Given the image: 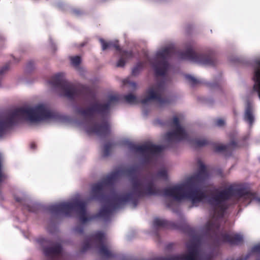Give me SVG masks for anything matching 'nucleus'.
I'll return each instance as SVG.
<instances>
[{
    "mask_svg": "<svg viewBox=\"0 0 260 260\" xmlns=\"http://www.w3.org/2000/svg\"><path fill=\"white\" fill-rule=\"evenodd\" d=\"M143 66H135L132 70V75L133 76L138 75L142 70Z\"/></svg>",
    "mask_w": 260,
    "mask_h": 260,
    "instance_id": "c756f323",
    "label": "nucleus"
},
{
    "mask_svg": "<svg viewBox=\"0 0 260 260\" xmlns=\"http://www.w3.org/2000/svg\"><path fill=\"white\" fill-rule=\"evenodd\" d=\"M23 208L30 212H36L38 210L37 205L35 204L25 205Z\"/></svg>",
    "mask_w": 260,
    "mask_h": 260,
    "instance_id": "393cba45",
    "label": "nucleus"
},
{
    "mask_svg": "<svg viewBox=\"0 0 260 260\" xmlns=\"http://www.w3.org/2000/svg\"><path fill=\"white\" fill-rule=\"evenodd\" d=\"M199 168L197 174L188 178L182 184L163 189L162 195L170 197L177 201L184 199L190 200L192 204L198 203L207 198L205 191L200 188L208 178V173L205 166L199 162Z\"/></svg>",
    "mask_w": 260,
    "mask_h": 260,
    "instance_id": "20e7f679",
    "label": "nucleus"
},
{
    "mask_svg": "<svg viewBox=\"0 0 260 260\" xmlns=\"http://www.w3.org/2000/svg\"><path fill=\"white\" fill-rule=\"evenodd\" d=\"M123 172L131 178L132 191L122 195L115 194L111 200V203L105 206L95 216L88 217L86 216V203L78 200L71 203H61L51 205L49 206L48 210L52 214L57 215L61 213L67 216H71L72 212L75 210L79 215L80 220L82 223H85L91 219L98 217L107 220L116 209L126 203H130L133 208H136L140 198L161 194V191L155 186L152 181L143 183L137 177L136 167H129L124 170Z\"/></svg>",
    "mask_w": 260,
    "mask_h": 260,
    "instance_id": "f257e3e1",
    "label": "nucleus"
},
{
    "mask_svg": "<svg viewBox=\"0 0 260 260\" xmlns=\"http://www.w3.org/2000/svg\"><path fill=\"white\" fill-rule=\"evenodd\" d=\"M157 177L159 178H164L165 179H167V171L165 169H161L159 170L157 174Z\"/></svg>",
    "mask_w": 260,
    "mask_h": 260,
    "instance_id": "cd10ccee",
    "label": "nucleus"
},
{
    "mask_svg": "<svg viewBox=\"0 0 260 260\" xmlns=\"http://www.w3.org/2000/svg\"><path fill=\"white\" fill-rule=\"evenodd\" d=\"M251 252L260 253V243L253 246L251 248Z\"/></svg>",
    "mask_w": 260,
    "mask_h": 260,
    "instance_id": "72a5a7b5",
    "label": "nucleus"
},
{
    "mask_svg": "<svg viewBox=\"0 0 260 260\" xmlns=\"http://www.w3.org/2000/svg\"><path fill=\"white\" fill-rule=\"evenodd\" d=\"M216 125L218 126H222L225 124V121L223 119L219 118L215 120V121Z\"/></svg>",
    "mask_w": 260,
    "mask_h": 260,
    "instance_id": "f704fd0d",
    "label": "nucleus"
},
{
    "mask_svg": "<svg viewBox=\"0 0 260 260\" xmlns=\"http://www.w3.org/2000/svg\"><path fill=\"white\" fill-rule=\"evenodd\" d=\"M120 174V171H114L104 178L101 182L93 184L92 185L91 199L100 201H106V204L103 206L101 210L106 205L110 204L111 203V200L116 194L115 193L111 198L108 199L106 191L108 187L112 186L114 184L119 177Z\"/></svg>",
    "mask_w": 260,
    "mask_h": 260,
    "instance_id": "9d476101",
    "label": "nucleus"
},
{
    "mask_svg": "<svg viewBox=\"0 0 260 260\" xmlns=\"http://www.w3.org/2000/svg\"><path fill=\"white\" fill-rule=\"evenodd\" d=\"M45 255L47 256H54L59 255L62 251L60 244H57L52 247H45L43 249Z\"/></svg>",
    "mask_w": 260,
    "mask_h": 260,
    "instance_id": "2eb2a0df",
    "label": "nucleus"
},
{
    "mask_svg": "<svg viewBox=\"0 0 260 260\" xmlns=\"http://www.w3.org/2000/svg\"><path fill=\"white\" fill-rule=\"evenodd\" d=\"M2 155L0 154V183L7 178V175L2 171Z\"/></svg>",
    "mask_w": 260,
    "mask_h": 260,
    "instance_id": "c85d7f7f",
    "label": "nucleus"
},
{
    "mask_svg": "<svg viewBox=\"0 0 260 260\" xmlns=\"http://www.w3.org/2000/svg\"><path fill=\"white\" fill-rule=\"evenodd\" d=\"M258 201L260 203V198L258 199Z\"/></svg>",
    "mask_w": 260,
    "mask_h": 260,
    "instance_id": "a19ab883",
    "label": "nucleus"
},
{
    "mask_svg": "<svg viewBox=\"0 0 260 260\" xmlns=\"http://www.w3.org/2000/svg\"><path fill=\"white\" fill-rule=\"evenodd\" d=\"M30 148L32 149H35L36 148V145L35 143L32 142L30 144Z\"/></svg>",
    "mask_w": 260,
    "mask_h": 260,
    "instance_id": "58836bf2",
    "label": "nucleus"
},
{
    "mask_svg": "<svg viewBox=\"0 0 260 260\" xmlns=\"http://www.w3.org/2000/svg\"><path fill=\"white\" fill-rule=\"evenodd\" d=\"M86 133L89 134H94L98 136H106L110 133V124L105 120L101 123H94L93 125L86 128Z\"/></svg>",
    "mask_w": 260,
    "mask_h": 260,
    "instance_id": "ddd939ff",
    "label": "nucleus"
},
{
    "mask_svg": "<svg viewBox=\"0 0 260 260\" xmlns=\"http://www.w3.org/2000/svg\"><path fill=\"white\" fill-rule=\"evenodd\" d=\"M244 118L250 126L252 125L254 121V117L253 113L252 106L250 102L247 103Z\"/></svg>",
    "mask_w": 260,
    "mask_h": 260,
    "instance_id": "dca6fc26",
    "label": "nucleus"
},
{
    "mask_svg": "<svg viewBox=\"0 0 260 260\" xmlns=\"http://www.w3.org/2000/svg\"><path fill=\"white\" fill-rule=\"evenodd\" d=\"M71 12L75 15V16H79L82 14V12L79 10L76 9H72L71 10Z\"/></svg>",
    "mask_w": 260,
    "mask_h": 260,
    "instance_id": "e433bc0d",
    "label": "nucleus"
},
{
    "mask_svg": "<svg viewBox=\"0 0 260 260\" xmlns=\"http://www.w3.org/2000/svg\"><path fill=\"white\" fill-rule=\"evenodd\" d=\"M173 246V244H170L169 245H167V249H169V248H171Z\"/></svg>",
    "mask_w": 260,
    "mask_h": 260,
    "instance_id": "ea45409f",
    "label": "nucleus"
},
{
    "mask_svg": "<svg viewBox=\"0 0 260 260\" xmlns=\"http://www.w3.org/2000/svg\"><path fill=\"white\" fill-rule=\"evenodd\" d=\"M38 59L36 58H30L28 59L25 65H35L39 63Z\"/></svg>",
    "mask_w": 260,
    "mask_h": 260,
    "instance_id": "2f4dec72",
    "label": "nucleus"
},
{
    "mask_svg": "<svg viewBox=\"0 0 260 260\" xmlns=\"http://www.w3.org/2000/svg\"><path fill=\"white\" fill-rule=\"evenodd\" d=\"M83 226L82 225H78L75 228L76 233L81 234L83 233Z\"/></svg>",
    "mask_w": 260,
    "mask_h": 260,
    "instance_id": "c9c22d12",
    "label": "nucleus"
},
{
    "mask_svg": "<svg viewBox=\"0 0 260 260\" xmlns=\"http://www.w3.org/2000/svg\"><path fill=\"white\" fill-rule=\"evenodd\" d=\"M155 73L156 84L150 87L147 90V95L140 101L132 93L123 96L124 101L128 104H138L141 103L146 104L150 101H155L160 106L171 104L174 99L171 97H164L162 94L165 90L166 83L167 80V73L171 66H153Z\"/></svg>",
    "mask_w": 260,
    "mask_h": 260,
    "instance_id": "0eeeda50",
    "label": "nucleus"
},
{
    "mask_svg": "<svg viewBox=\"0 0 260 260\" xmlns=\"http://www.w3.org/2000/svg\"><path fill=\"white\" fill-rule=\"evenodd\" d=\"M228 60L231 63L240 65H260V59L254 58L250 62L243 55H231L228 56Z\"/></svg>",
    "mask_w": 260,
    "mask_h": 260,
    "instance_id": "4468645a",
    "label": "nucleus"
},
{
    "mask_svg": "<svg viewBox=\"0 0 260 260\" xmlns=\"http://www.w3.org/2000/svg\"><path fill=\"white\" fill-rule=\"evenodd\" d=\"M49 43L52 53L53 54L55 53L57 50V45L51 37L49 38Z\"/></svg>",
    "mask_w": 260,
    "mask_h": 260,
    "instance_id": "a878e982",
    "label": "nucleus"
},
{
    "mask_svg": "<svg viewBox=\"0 0 260 260\" xmlns=\"http://www.w3.org/2000/svg\"><path fill=\"white\" fill-rule=\"evenodd\" d=\"M49 83L53 88L59 90L62 95L71 100H74L83 94V87L68 82L64 79L62 73L52 76L49 81Z\"/></svg>",
    "mask_w": 260,
    "mask_h": 260,
    "instance_id": "1a4fd4ad",
    "label": "nucleus"
},
{
    "mask_svg": "<svg viewBox=\"0 0 260 260\" xmlns=\"http://www.w3.org/2000/svg\"><path fill=\"white\" fill-rule=\"evenodd\" d=\"M56 6L61 10H66L68 6L61 1H58L56 3Z\"/></svg>",
    "mask_w": 260,
    "mask_h": 260,
    "instance_id": "7c9ffc66",
    "label": "nucleus"
},
{
    "mask_svg": "<svg viewBox=\"0 0 260 260\" xmlns=\"http://www.w3.org/2000/svg\"><path fill=\"white\" fill-rule=\"evenodd\" d=\"M104 234L102 232H98L92 234L88 237L84 242L81 249L82 252H85L91 247L90 241L91 239H94L98 241L100 244L99 250L102 255L107 258L112 257L113 255L111 252L104 244Z\"/></svg>",
    "mask_w": 260,
    "mask_h": 260,
    "instance_id": "f8f14e48",
    "label": "nucleus"
},
{
    "mask_svg": "<svg viewBox=\"0 0 260 260\" xmlns=\"http://www.w3.org/2000/svg\"><path fill=\"white\" fill-rule=\"evenodd\" d=\"M84 46V44H83L81 45V46H82V47H83V46Z\"/></svg>",
    "mask_w": 260,
    "mask_h": 260,
    "instance_id": "79ce46f5",
    "label": "nucleus"
},
{
    "mask_svg": "<svg viewBox=\"0 0 260 260\" xmlns=\"http://www.w3.org/2000/svg\"><path fill=\"white\" fill-rule=\"evenodd\" d=\"M254 194L242 187H235L230 185L221 191L216 190V193L210 197L208 203L213 208V218L205 225L206 233L211 234L217 244L221 243H228L231 245H238L243 241L242 235L238 233L229 234L220 232V223L218 218L223 217L229 206L226 201L233 198V204H237L241 199H251Z\"/></svg>",
    "mask_w": 260,
    "mask_h": 260,
    "instance_id": "f03ea898",
    "label": "nucleus"
},
{
    "mask_svg": "<svg viewBox=\"0 0 260 260\" xmlns=\"http://www.w3.org/2000/svg\"><path fill=\"white\" fill-rule=\"evenodd\" d=\"M193 29V25L191 24H188L185 26V31L187 34H190Z\"/></svg>",
    "mask_w": 260,
    "mask_h": 260,
    "instance_id": "473e14b6",
    "label": "nucleus"
},
{
    "mask_svg": "<svg viewBox=\"0 0 260 260\" xmlns=\"http://www.w3.org/2000/svg\"><path fill=\"white\" fill-rule=\"evenodd\" d=\"M237 260H242V259H237Z\"/></svg>",
    "mask_w": 260,
    "mask_h": 260,
    "instance_id": "37998d69",
    "label": "nucleus"
},
{
    "mask_svg": "<svg viewBox=\"0 0 260 260\" xmlns=\"http://www.w3.org/2000/svg\"><path fill=\"white\" fill-rule=\"evenodd\" d=\"M124 85L128 84L132 89H136L137 86V83L134 82H131L128 79H125L123 81Z\"/></svg>",
    "mask_w": 260,
    "mask_h": 260,
    "instance_id": "bb28decb",
    "label": "nucleus"
},
{
    "mask_svg": "<svg viewBox=\"0 0 260 260\" xmlns=\"http://www.w3.org/2000/svg\"><path fill=\"white\" fill-rule=\"evenodd\" d=\"M173 123L176 128L173 131L166 134L167 142L165 145L158 146L148 143L139 145L128 142L126 143L128 149L133 152L142 154L144 162L149 163L151 159V154H157L166 149L175 147L178 142L187 139V134L180 126L179 119L177 117L173 118Z\"/></svg>",
    "mask_w": 260,
    "mask_h": 260,
    "instance_id": "39448f33",
    "label": "nucleus"
},
{
    "mask_svg": "<svg viewBox=\"0 0 260 260\" xmlns=\"http://www.w3.org/2000/svg\"><path fill=\"white\" fill-rule=\"evenodd\" d=\"M120 100L121 96L119 94L110 95L108 97L106 103L101 104L96 102L86 109H78L77 112L84 118H92L95 114L104 116L109 113L111 107L117 103Z\"/></svg>",
    "mask_w": 260,
    "mask_h": 260,
    "instance_id": "9b49d317",
    "label": "nucleus"
},
{
    "mask_svg": "<svg viewBox=\"0 0 260 260\" xmlns=\"http://www.w3.org/2000/svg\"><path fill=\"white\" fill-rule=\"evenodd\" d=\"M214 150L216 152L228 151L230 148H237L238 144L235 141H231L228 145L213 144Z\"/></svg>",
    "mask_w": 260,
    "mask_h": 260,
    "instance_id": "6ab92c4d",
    "label": "nucleus"
},
{
    "mask_svg": "<svg viewBox=\"0 0 260 260\" xmlns=\"http://www.w3.org/2000/svg\"><path fill=\"white\" fill-rule=\"evenodd\" d=\"M153 224L156 228L173 229L175 227V224L173 222L157 217L154 219Z\"/></svg>",
    "mask_w": 260,
    "mask_h": 260,
    "instance_id": "a211bd4d",
    "label": "nucleus"
},
{
    "mask_svg": "<svg viewBox=\"0 0 260 260\" xmlns=\"http://www.w3.org/2000/svg\"><path fill=\"white\" fill-rule=\"evenodd\" d=\"M15 200L17 202L22 203V199L21 198L19 197H16Z\"/></svg>",
    "mask_w": 260,
    "mask_h": 260,
    "instance_id": "4c0bfd02",
    "label": "nucleus"
},
{
    "mask_svg": "<svg viewBox=\"0 0 260 260\" xmlns=\"http://www.w3.org/2000/svg\"><path fill=\"white\" fill-rule=\"evenodd\" d=\"M176 55L179 59L188 60L201 65H216L218 63V59L214 51L208 50L198 53L191 45H187L184 51H177Z\"/></svg>",
    "mask_w": 260,
    "mask_h": 260,
    "instance_id": "6e6552de",
    "label": "nucleus"
},
{
    "mask_svg": "<svg viewBox=\"0 0 260 260\" xmlns=\"http://www.w3.org/2000/svg\"><path fill=\"white\" fill-rule=\"evenodd\" d=\"M253 79L254 81L253 91H256L260 99V66H255Z\"/></svg>",
    "mask_w": 260,
    "mask_h": 260,
    "instance_id": "f3484780",
    "label": "nucleus"
},
{
    "mask_svg": "<svg viewBox=\"0 0 260 260\" xmlns=\"http://www.w3.org/2000/svg\"><path fill=\"white\" fill-rule=\"evenodd\" d=\"M185 78L192 87H195L203 84V82L201 80L197 79L190 75H186Z\"/></svg>",
    "mask_w": 260,
    "mask_h": 260,
    "instance_id": "412c9836",
    "label": "nucleus"
},
{
    "mask_svg": "<svg viewBox=\"0 0 260 260\" xmlns=\"http://www.w3.org/2000/svg\"><path fill=\"white\" fill-rule=\"evenodd\" d=\"M69 58L71 65H80L82 61L81 56L78 55L74 56H70Z\"/></svg>",
    "mask_w": 260,
    "mask_h": 260,
    "instance_id": "5701e85b",
    "label": "nucleus"
},
{
    "mask_svg": "<svg viewBox=\"0 0 260 260\" xmlns=\"http://www.w3.org/2000/svg\"><path fill=\"white\" fill-rule=\"evenodd\" d=\"M99 40L103 51L113 47L119 52V58L116 65H125L133 60L136 61L135 65H171L170 62L173 56V51L169 46L158 49L152 54L148 50H140L136 48L122 49L118 44V41L106 42L102 38H100Z\"/></svg>",
    "mask_w": 260,
    "mask_h": 260,
    "instance_id": "7ed1b4c3",
    "label": "nucleus"
},
{
    "mask_svg": "<svg viewBox=\"0 0 260 260\" xmlns=\"http://www.w3.org/2000/svg\"><path fill=\"white\" fill-rule=\"evenodd\" d=\"M112 144L110 143H106L104 146L103 149V155L104 157H107L108 156L112 150Z\"/></svg>",
    "mask_w": 260,
    "mask_h": 260,
    "instance_id": "4be33fe9",
    "label": "nucleus"
},
{
    "mask_svg": "<svg viewBox=\"0 0 260 260\" xmlns=\"http://www.w3.org/2000/svg\"><path fill=\"white\" fill-rule=\"evenodd\" d=\"M21 58L16 57L13 55H10L8 61L5 65H12V64L18 63L20 62Z\"/></svg>",
    "mask_w": 260,
    "mask_h": 260,
    "instance_id": "b1692460",
    "label": "nucleus"
},
{
    "mask_svg": "<svg viewBox=\"0 0 260 260\" xmlns=\"http://www.w3.org/2000/svg\"><path fill=\"white\" fill-rule=\"evenodd\" d=\"M193 144L196 148L212 144L211 142L206 139H196L193 141Z\"/></svg>",
    "mask_w": 260,
    "mask_h": 260,
    "instance_id": "aec40b11",
    "label": "nucleus"
},
{
    "mask_svg": "<svg viewBox=\"0 0 260 260\" xmlns=\"http://www.w3.org/2000/svg\"><path fill=\"white\" fill-rule=\"evenodd\" d=\"M56 113L44 104L34 108H19L13 110L4 119L0 118V138L6 134L20 119L25 118L31 122H39L56 118Z\"/></svg>",
    "mask_w": 260,
    "mask_h": 260,
    "instance_id": "423d86ee",
    "label": "nucleus"
}]
</instances>
